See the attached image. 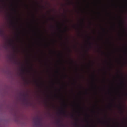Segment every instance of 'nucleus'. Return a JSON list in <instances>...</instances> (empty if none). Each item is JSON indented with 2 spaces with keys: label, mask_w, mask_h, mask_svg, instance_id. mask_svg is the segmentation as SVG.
Listing matches in <instances>:
<instances>
[{
  "label": "nucleus",
  "mask_w": 127,
  "mask_h": 127,
  "mask_svg": "<svg viewBox=\"0 0 127 127\" xmlns=\"http://www.w3.org/2000/svg\"><path fill=\"white\" fill-rule=\"evenodd\" d=\"M0 32H3V31H0Z\"/></svg>",
  "instance_id": "f3484780"
},
{
  "label": "nucleus",
  "mask_w": 127,
  "mask_h": 127,
  "mask_svg": "<svg viewBox=\"0 0 127 127\" xmlns=\"http://www.w3.org/2000/svg\"><path fill=\"white\" fill-rule=\"evenodd\" d=\"M12 32H69V31H12ZM75 32H112V31H75Z\"/></svg>",
  "instance_id": "f257e3e1"
},
{
  "label": "nucleus",
  "mask_w": 127,
  "mask_h": 127,
  "mask_svg": "<svg viewBox=\"0 0 127 127\" xmlns=\"http://www.w3.org/2000/svg\"><path fill=\"white\" fill-rule=\"evenodd\" d=\"M14 10L15 11V12H16V10Z\"/></svg>",
  "instance_id": "2eb2a0df"
},
{
  "label": "nucleus",
  "mask_w": 127,
  "mask_h": 127,
  "mask_svg": "<svg viewBox=\"0 0 127 127\" xmlns=\"http://www.w3.org/2000/svg\"><path fill=\"white\" fill-rule=\"evenodd\" d=\"M113 25L114 26H115V23H114L113 24Z\"/></svg>",
  "instance_id": "f8f14e48"
},
{
  "label": "nucleus",
  "mask_w": 127,
  "mask_h": 127,
  "mask_svg": "<svg viewBox=\"0 0 127 127\" xmlns=\"http://www.w3.org/2000/svg\"><path fill=\"white\" fill-rule=\"evenodd\" d=\"M18 21L17 20L16 21V22H15L13 21L12 20H11L10 21V24L11 26H14L16 24H18Z\"/></svg>",
  "instance_id": "20e7f679"
},
{
  "label": "nucleus",
  "mask_w": 127,
  "mask_h": 127,
  "mask_svg": "<svg viewBox=\"0 0 127 127\" xmlns=\"http://www.w3.org/2000/svg\"><path fill=\"white\" fill-rule=\"evenodd\" d=\"M120 18V19L118 24L119 26L120 27H123L126 24V22L125 20L122 19L121 17Z\"/></svg>",
  "instance_id": "f03ea898"
},
{
  "label": "nucleus",
  "mask_w": 127,
  "mask_h": 127,
  "mask_svg": "<svg viewBox=\"0 0 127 127\" xmlns=\"http://www.w3.org/2000/svg\"><path fill=\"white\" fill-rule=\"evenodd\" d=\"M74 27H75L76 26V25H73V26Z\"/></svg>",
  "instance_id": "4468645a"
},
{
  "label": "nucleus",
  "mask_w": 127,
  "mask_h": 127,
  "mask_svg": "<svg viewBox=\"0 0 127 127\" xmlns=\"http://www.w3.org/2000/svg\"><path fill=\"white\" fill-rule=\"evenodd\" d=\"M85 22L84 20L83 19H82L80 23L78 25L79 26H82L84 24Z\"/></svg>",
  "instance_id": "39448f33"
},
{
  "label": "nucleus",
  "mask_w": 127,
  "mask_h": 127,
  "mask_svg": "<svg viewBox=\"0 0 127 127\" xmlns=\"http://www.w3.org/2000/svg\"><path fill=\"white\" fill-rule=\"evenodd\" d=\"M55 26L56 27H67V26L66 25V24L64 22L62 23H60L59 22H56Z\"/></svg>",
  "instance_id": "7ed1b4c3"
},
{
  "label": "nucleus",
  "mask_w": 127,
  "mask_h": 127,
  "mask_svg": "<svg viewBox=\"0 0 127 127\" xmlns=\"http://www.w3.org/2000/svg\"><path fill=\"white\" fill-rule=\"evenodd\" d=\"M33 16L34 18V15H33ZM34 22H35V21L34 19Z\"/></svg>",
  "instance_id": "1a4fd4ad"
},
{
  "label": "nucleus",
  "mask_w": 127,
  "mask_h": 127,
  "mask_svg": "<svg viewBox=\"0 0 127 127\" xmlns=\"http://www.w3.org/2000/svg\"><path fill=\"white\" fill-rule=\"evenodd\" d=\"M27 25H28V26H31L32 25V24H30L28 23V24H27Z\"/></svg>",
  "instance_id": "0eeeda50"
},
{
  "label": "nucleus",
  "mask_w": 127,
  "mask_h": 127,
  "mask_svg": "<svg viewBox=\"0 0 127 127\" xmlns=\"http://www.w3.org/2000/svg\"><path fill=\"white\" fill-rule=\"evenodd\" d=\"M64 21H66L67 22H69V20H67V19L66 20H64Z\"/></svg>",
  "instance_id": "6e6552de"
},
{
  "label": "nucleus",
  "mask_w": 127,
  "mask_h": 127,
  "mask_svg": "<svg viewBox=\"0 0 127 127\" xmlns=\"http://www.w3.org/2000/svg\"><path fill=\"white\" fill-rule=\"evenodd\" d=\"M50 26H51V27H53V26L52 25H51Z\"/></svg>",
  "instance_id": "ddd939ff"
},
{
  "label": "nucleus",
  "mask_w": 127,
  "mask_h": 127,
  "mask_svg": "<svg viewBox=\"0 0 127 127\" xmlns=\"http://www.w3.org/2000/svg\"><path fill=\"white\" fill-rule=\"evenodd\" d=\"M50 19L51 20H54V21H55V20L54 18H50Z\"/></svg>",
  "instance_id": "423d86ee"
},
{
  "label": "nucleus",
  "mask_w": 127,
  "mask_h": 127,
  "mask_svg": "<svg viewBox=\"0 0 127 127\" xmlns=\"http://www.w3.org/2000/svg\"><path fill=\"white\" fill-rule=\"evenodd\" d=\"M46 23H47V21L46 22Z\"/></svg>",
  "instance_id": "dca6fc26"
},
{
  "label": "nucleus",
  "mask_w": 127,
  "mask_h": 127,
  "mask_svg": "<svg viewBox=\"0 0 127 127\" xmlns=\"http://www.w3.org/2000/svg\"><path fill=\"white\" fill-rule=\"evenodd\" d=\"M125 2H127V0H124Z\"/></svg>",
  "instance_id": "9b49d317"
},
{
  "label": "nucleus",
  "mask_w": 127,
  "mask_h": 127,
  "mask_svg": "<svg viewBox=\"0 0 127 127\" xmlns=\"http://www.w3.org/2000/svg\"><path fill=\"white\" fill-rule=\"evenodd\" d=\"M90 24L91 25L92 24V22H89Z\"/></svg>",
  "instance_id": "9d476101"
}]
</instances>
